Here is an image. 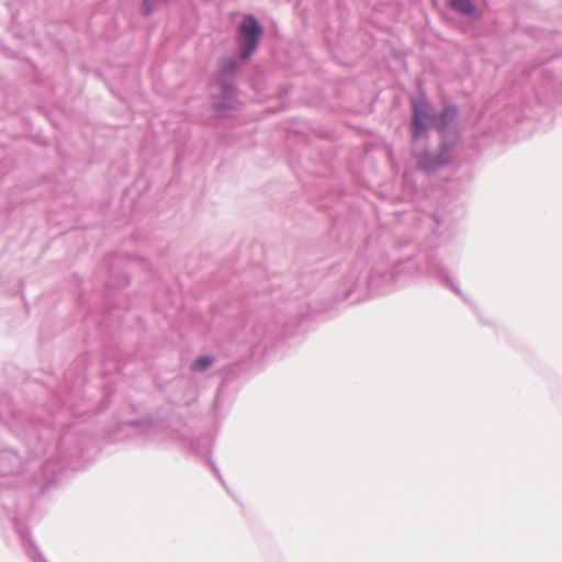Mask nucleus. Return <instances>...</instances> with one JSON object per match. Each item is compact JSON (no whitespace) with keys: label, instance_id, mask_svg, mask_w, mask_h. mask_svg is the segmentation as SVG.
<instances>
[{"label":"nucleus","instance_id":"f257e3e1","mask_svg":"<svg viewBox=\"0 0 562 562\" xmlns=\"http://www.w3.org/2000/svg\"><path fill=\"white\" fill-rule=\"evenodd\" d=\"M262 27L252 15H246L239 25V47L243 59H248L259 44Z\"/></svg>","mask_w":562,"mask_h":562},{"label":"nucleus","instance_id":"f03ea898","mask_svg":"<svg viewBox=\"0 0 562 562\" xmlns=\"http://www.w3.org/2000/svg\"><path fill=\"white\" fill-rule=\"evenodd\" d=\"M413 124H414V137H419L426 131L424 121L427 119V106L426 104H413Z\"/></svg>","mask_w":562,"mask_h":562},{"label":"nucleus","instance_id":"7ed1b4c3","mask_svg":"<svg viewBox=\"0 0 562 562\" xmlns=\"http://www.w3.org/2000/svg\"><path fill=\"white\" fill-rule=\"evenodd\" d=\"M451 7L464 15H470L475 11L471 0H450Z\"/></svg>","mask_w":562,"mask_h":562},{"label":"nucleus","instance_id":"20e7f679","mask_svg":"<svg viewBox=\"0 0 562 562\" xmlns=\"http://www.w3.org/2000/svg\"><path fill=\"white\" fill-rule=\"evenodd\" d=\"M212 362H213V359L211 357H207V356L200 357L193 362L192 369L196 370V371H203V370L207 369L212 364Z\"/></svg>","mask_w":562,"mask_h":562},{"label":"nucleus","instance_id":"39448f33","mask_svg":"<svg viewBox=\"0 0 562 562\" xmlns=\"http://www.w3.org/2000/svg\"><path fill=\"white\" fill-rule=\"evenodd\" d=\"M154 1L155 0H144L142 8L145 14H150L153 12Z\"/></svg>","mask_w":562,"mask_h":562}]
</instances>
